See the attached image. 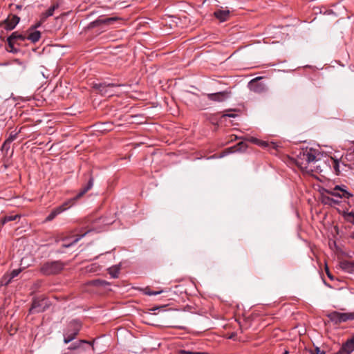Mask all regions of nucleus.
Returning <instances> with one entry per match:
<instances>
[{"label": "nucleus", "instance_id": "f257e3e1", "mask_svg": "<svg viewBox=\"0 0 354 354\" xmlns=\"http://www.w3.org/2000/svg\"><path fill=\"white\" fill-rule=\"evenodd\" d=\"M82 328V324L77 319L71 321L64 331V342L68 344L75 339Z\"/></svg>", "mask_w": 354, "mask_h": 354}, {"label": "nucleus", "instance_id": "f03ea898", "mask_svg": "<svg viewBox=\"0 0 354 354\" xmlns=\"http://www.w3.org/2000/svg\"><path fill=\"white\" fill-rule=\"evenodd\" d=\"M64 264L60 261H49L44 263L40 272L44 275L57 274L64 268Z\"/></svg>", "mask_w": 354, "mask_h": 354}, {"label": "nucleus", "instance_id": "7ed1b4c3", "mask_svg": "<svg viewBox=\"0 0 354 354\" xmlns=\"http://www.w3.org/2000/svg\"><path fill=\"white\" fill-rule=\"evenodd\" d=\"M327 316L330 322L334 324L338 325L349 320H354V311L350 313L332 311Z\"/></svg>", "mask_w": 354, "mask_h": 354}, {"label": "nucleus", "instance_id": "20e7f679", "mask_svg": "<svg viewBox=\"0 0 354 354\" xmlns=\"http://www.w3.org/2000/svg\"><path fill=\"white\" fill-rule=\"evenodd\" d=\"M326 192L330 196L337 198V199L333 198H330L329 197L327 198L328 201H331L335 204H338L339 203V199L340 198H349L351 196V194L348 193L345 189L342 188L338 185Z\"/></svg>", "mask_w": 354, "mask_h": 354}, {"label": "nucleus", "instance_id": "39448f33", "mask_svg": "<svg viewBox=\"0 0 354 354\" xmlns=\"http://www.w3.org/2000/svg\"><path fill=\"white\" fill-rule=\"evenodd\" d=\"M310 163V151H306L301 156L297 157L296 160V164L302 171L304 174H309L310 169L308 165Z\"/></svg>", "mask_w": 354, "mask_h": 354}, {"label": "nucleus", "instance_id": "423d86ee", "mask_svg": "<svg viewBox=\"0 0 354 354\" xmlns=\"http://www.w3.org/2000/svg\"><path fill=\"white\" fill-rule=\"evenodd\" d=\"M48 307V301L45 299H34L30 308V313H39L45 311Z\"/></svg>", "mask_w": 354, "mask_h": 354}, {"label": "nucleus", "instance_id": "0eeeda50", "mask_svg": "<svg viewBox=\"0 0 354 354\" xmlns=\"http://www.w3.org/2000/svg\"><path fill=\"white\" fill-rule=\"evenodd\" d=\"M121 84H106V83H100L95 84L94 85V88L97 89L101 95L106 96H111L113 95V92L111 90L113 87L120 86Z\"/></svg>", "mask_w": 354, "mask_h": 354}, {"label": "nucleus", "instance_id": "6e6552de", "mask_svg": "<svg viewBox=\"0 0 354 354\" xmlns=\"http://www.w3.org/2000/svg\"><path fill=\"white\" fill-rule=\"evenodd\" d=\"M261 78V77H257L249 82L248 87L252 91L257 93H263L266 91V84L259 82Z\"/></svg>", "mask_w": 354, "mask_h": 354}, {"label": "nucleus", "instance_id": "1a4fd4ad", "mask_svg": "<svg viewBox=\"0 0 354 354\" xmlns=\"http://www.w3.org/2000/svg\"><path fill=\"white\" fill-rule=\"evenodd\" d=\"M315 150L311 149V179L313 178H315L314 174H312L313 171V169L316 172H321L322 171V167L325 165V162L321 160V158H316L315 154L313 153Z\"/></svg>", "mask_w": 354, "mask_h": 354}, {"label": "nucleus", "instance_id": "9d476101", "mask_svg": "<svg viewBox=\"0 0 354 354\" xmlns=\"http://www.w3.org/2000/svg\"><path fill=\"white\" fill-rule=\"evenodd\" d=\"M119 19L118 17H99L96 20L92 21L90 24V26L92 28L99 26L101 24L109 25L112 24L113 22L118 21Z\"/></svg>", "mask_w": 354, "mask_h": 354}, {"label": "nucleus", "instance_id": "9b49d317", "mask_svg": "<svg viewBox=\"0 0 354 354\" xmlns=\"http://www.w3.org/2000/svg\"><path fill=\"white\" fill-rule=\"evenodd\" d=\"M19 21L20 18L18 16L12 15L11 17H8L3 21V28L6 30H12L19 24Z\"/></svg>", "mask_w": 354, "mask_h": 354}, {"label": "nucleus", "instance_id": "f8f14e48", "mask_svg": "<svg viewBox=\"0 0 354 354\" xmlns=\"http://www.w3.org/2000/svg\"><path fill=\"white\" fill-rule=\"evenodd\" d=\"M207 97L209 100L221 102L225 101L229 97V93L227 91L218 92L215 93H208Z\"/></svg>", "mask_w": 354, "mask_h": 354}, {"label": "nucleus", "instance_id": "ddd939ff", "mask_svg": "<svg viewBox=\"0 0 354 354\" xmlns=\"http://www.w3.org/2000/svg\"><path fill=\"white\" fill-rule=\"evenodd\" d=\"M354 350V344L348 339L340 348V349L334 354H351Z\"/></svg>", "mask_w": 354, "mask_h": 354}, {"label": "nucleus", "instance_id": "4468645a", "mask_svg": "<svg viewBox=\"0 0 354 354\" xmlns=\"http://www.w3.org/2000/svg\"><path fill=\"white\" fill-rule=\"evenodd\" d=\"M84 344H87L88 346H91L93 348V344H91V342L86 341V340H80V341H77V342H75L71 344L68 347L67 349L70 350V351H74V350H77V349H80V348L85 350V348H83Z\"/></svg>", "mask_w": 354, "mask_h": 354}, {"label": "nucleus", "instance_id": "2eb2a0df", "mask_svg": "<svg viewBox=\"0 0 354 354\" xmlns=\"http://www.w3.org/2000/svg\"><path fill=\"white\" fill-rule=\"evenodd\" d=\"M214 17L221 22L227 21L230 17V11L228 10H217L214 12Z\"/></svg>", "mask_w": 354, "mask_h": 354}, {"label": "nucleus", "instance_id": "dca6fc26", "mask_svg": "<svg viewBox=\"0 0 354 354\" xmlns=\"http://www.w3.org/2000/svg\"><path fill=\"white\" fill-rule=\"evenodd\" d=\"M26 39V35L19 33V32H13L7 39V41L10 44V40L15 42L17 41H24Z\"/></svg>", "mask_w": 354, "mask_h": 354}, {"label": "nucleus", "instance_id": "f3484780", "mask_svg": "<svg viewBox=\"0 0 354 354\" xmlns=\"http://www.w3.org/2000/svg\"><path fill=\"white\" fill-rule=\"evenodd\" d=\"M94 179L93 177H90L88 183L86 186L83 187L80 192L76 195V196L73 198L74 200H77L82 196H83L88 190H90L93 186Z\"/></svg>", "mask_w": 354, "mask_h": 354}, {"label": "nucleus", "instance_id": "a211bd4d", "mask_svg": "<svg viewBox=\"0 0 354 354\" xmlns=\"http://www.w3.org/2000/svg\"><path fill=\"white\" fill-rule=\"evenodd\" d=\"M28 34L26 35V39L30 40L32 43L37 42L41 37V32L39 30H28Z\"/></svg>", "mask_w": 354, "mask_h": 354}, {"label": "nucleus", "instance_id": "6ab92c4d", "mask_svg": "<svg viewBox=\"0 0 354 354\" xmlns=\"http://www.w3.org/2000/svg\"><path fill=\"white\" fill-rule=\"evenodd\" d=\"M66 208L64 207V206H59L52 210V212L48 215L46 218V221H51L53 220L57 215L61 214L62 212L66 210Z\"/></svg>", "mask_w": 354, "mask_h": 354}, {"label": "nucleus", "instance_id": "aec40b11", "mask_svg": "<svg viewBox=\"0 0 354 354\" xmlns=\"http://www.w3.org/2000/svg\"><path fill=\"white\" fill-rule=\"evenodd\" d=\"M59 8V4L55 3L50 6L45 13H43L41 15V20L45 21L46 19L48 17L53 16L54 11Z\"/></svg>", "mask_w": 354, "mask_h": 354}, {"label": "nucleus", "instance_id": "412c9836", "mask_svg": "<svg viewBox=\"0 0 354 354\" xmlns=\"http://www.w3.org/2000/svg\"><path fill=\"white\" fill-rule=\"evenodd\" d=\"M120 270V264L115 265L108 269V272L113 279L118 278Z\"/></svg>", "mask_w": 354, "mask_h": 354}, {"label": "nucleus", "instance_id": "4be33fe9", "mask_svg": "<svg viewBox=\"0 0 354 354\" xmlns=\"http://www.w3.org/2000/svg\"><path fill=\"white\" fill-rule=\"evenodd\" d=\"M90 283L95 286H102V287H106V286H109L110 283L102 279H95L90 282Z\"/></svg>", "mask_w": 354, "mask_h": 354}, {"label": "nucleus", "instance_id": "5701e85b", "mask_svg": "<svg viewBox=\"0 0 354 354\" xmlns=\"http://www.w3.org/2000/svg\"><path fill=\"white\" fill-rule=\"evenodd\" d=\"M342 268L348 272H354V264L353 263L347 261L343 262L342 263Z\"/></svg>", "mask_w": 354, "mask_h": 354}, {"label": "nucleus", "instance_id": "b1692460", "mask_svg": "<svg viewBox=\"0 0 354 354\" xmlns=\"http://www.w3.org/2000/svg\"><path fill=\"white\" fill-rule=\"evenodd\" d=\"M10 41V44L8 43V48H7V50L8 52L14 53V54H16L18 52H19V49L16 48V47H15V44L16 43L12 41H11V40Z\"/></svg>", "mask_w": 354, "mask_h": 354}, {"label": "nucleus", "instance_id": "393cba45", "mask_svg": "<svg viewBox=\"0 0 354 354\" xmlns=\"http://www.w3.org/2000/svg\"><path fill=\"white\" fill-rule=\"evenodd\" d=\"M97 223H100L104 225H109V224L112 223V221L106 219V218L100 217L94 221L93 225H95V224H97Z\"/></svg>", "mask_w": 354, "mask_h": 354}, {"label": "nucleus", "instance_id": "a878e982", "mask_svg": "<svg viewBox=\"0 0 354 354\" xmlns=\"http://www.w3.org/2000/svg\"><path fill=\"white\" fill-rule=\"evenodd\" d=\"M20 216L18 215V214H16V215H9V216H6L3 219H2V223L3 224H5L6 223H8V222H10V221H15L16 220L17 218H19Z\"/></svg>", "mask_w": 354, "mask_h": 354}, {"label": "nucleus", "instance_id": "bb28decb", "mask_svg": "<svg viewBox=\"0 0 354 354\" xmlns=\"http://www.w3.org/2000/svg\"><path fill=\"white\" fill-rule=\"evenodd\" d=\"M21 272V269H16V270H13L11 273L9 275V279L8 280V281L6 283V284L10 283V281L14 279L15 277H17L19 275V274Z\"/></svg>", "mask_w": 354, "mask_h": 354}, {"label": "nucleus", "instance_id": "cd10ccee", "mask_svg": "<svg viewBox=\"0 0 354 354\" xmlns=\"http://www.w3.org/2000/svg\"><path fill=\"white\" fill-rule=\"evenodd\" d=\"M84 236H85V234H83L81 236H80L77 237L76 239H75L71 243H64L62 245V247L63 248H69L71 245H73L75 243H76L78 241H80Z\"/></svg>", "mask_w": 354, "mask_h": 354}, {"label": "nucleus", "instance_id": "c85d7f7f", "mask_svg": "<svg viewBox=\"0 0 354 354\" xmlns=\"http://www.w3.org/2000/svg\"><path fill=\"white\" fill-rule=\"evenodd\" d=\"M17 138V134L10 135L9 138L4 142L3 145V147H5L6 145H10L12 141H14Z\"/></svg>", "mask_w": 354, "mask_h": 354}, {"label": "nucleus", "instance_id": "c756f323", "mask_svg": "<svg viewBox=\"0 0 354 354\" xmlns=\"http://www.w3.org/2000/svg\"><path fill=\"white\" fill-rule=\"evenodd\" d=\"M163 290H158V291H152L150 289H146L145 291V295L152 296V295H158L160 293H162Z\"/></svg>", "mask_w": 354, "mask_h": 354}, {"label": "nucleus", "instance_id": "7c9ffc66", "mask_svg": "<svg viewBox=\"0 0 354 354\" xmlns=\"http://www.w3.org/2000/svg\"><path fill=\"white\" fill-rule=\"evenodd\" d=\"M235 147L236 148V151H244L245 150L247 146L245 143L241 142Z\"/></svg>", "mask_w": 354, "mask_h": 354}, {"label": "nucleus", "instance_id": "2f4dec72", "mask_svg": "<svg viewBox=\"0 0 354 354\" xmlns=\"http://www.w3.org/2000/svg\"><path fill=\"white\" fill-rule=\"evenodd\" d=\"M180 354H207L205 352H193V351H189L185 350H180L179 351Z\"/></svg>", "mask_w": 354, "mask_h": 354}, {"label": "nucleus", "instance_id": "473e14b6", "mask_svg": "<svg viewBox=\"0 0 354 354\" xmlns=\"http://www.w3.org/2000/svg\"><path fill=\"white\" fill-rule=\"evenodd\" d=\"M44 21H42L41 19L40 21L37 22L35 25L34 26H32L29 29H28V31H30V30H36L35 29L40 27L41 24L44 22Z\"/></svg>", "mask_w": 354, "mask_h": 354}, {"label": "nucleus", "instance_id": "72a5a7b5", "mask_svg": "<svg viewBox=\"0 0 354 354\" xmlns=\"http://www.w3.org/2000/svg\"><path fill=\"white\" fill-rule=\"evenodd\" d=\"M348 219L349 220V221L351 223L354 224V213L353 212H351L348 214Z\"/></svg>", "mask_w": 354, "mask_h": 354}, {"label": "nucleus", "instance_id": "f704fd0d", "mask_svg": "<svg viewBox=\"0 0 354 354\" xmlns=\"http://www.w3.org/2000/svg\"><path fill=\"white\" fill-rule=\"evenodd\" d=\"M311 354H325V351H321L320 348L317 346L315 347V353H313V352L311 351Z\"/></svg>", "mask_w": 354, "mask_h": 354}, {"label": "nucleus", "instance_id": "c9c22d12", "mask_svg": "<svg viewBox=\"0 0 354 354\" xmlns=\"http://www.w3.org/2000/svg\"><path fill=\"white\" fill-rule=\"evenodd\" d=\"M6 316V313L3 308H0V322L2 318Z\"/></svg>", "mask_w": 354, "mask_h": 354}, {"label": "nucleus", "instance_id": "e433bc0d", "mask_svg": "<svg viewBox=\"0 0 354 354\" xmlns=\"http://www.w3.org/2000/svg\"><path fill=\"white\" fill-rule=\"evenodd\" d=\"M253 142L259 144V140L257 138H252L251 140Z\"/></svg>", "mask_w": 354, "mask_h": 354}, {"label": "nucleus", "instance_id": "4c0bfd02", "mask_svg": "<svg viewBox=\"0 0 354 354\" xmlns=\"http://www.w3.org/2000/svg\"><path fill=\"white\" fill-rule=\"evenodd\" d=\"M224 116H227V117H234V114H226V115H224Z\"/></svg>", "mask_w": 354, "mask_h": 354}, {"label": "nucleus", "instance_id": "58836bf2", "mask_svg": "<svg viewBox=\"0 0 354 354\" xmlns=\"http://www.w3.org/2000/svg\"><path fill=\"white\" fill-rule=\"evenodd\" d=\"M349 340L354 344V335Z\"/></svg>", "mask_w": 354, "mask_h": 354}, {"label": "nucleus", "instance_id": "ea45409f", "mask_svg": "<svg viewBox=\"0 0 354 354\" xmlns=\"http://www.w3.org/2000/svg\"><path fill=\"white\" fill-rule=\"evenodd\" d=\"M9 147H10V145H6V147H2V148H3V149H9Z\"/></svg>", "mask_w": 354, "mask_h": 354}, {"label": "nucleus", "instance_id": "a19ab883", "mask_svg": "<svg viewBox=\"0 0 354 354\" xmlns=\"http://www.w3.org/2000/svg\"><path fill=\"white\" fill-rule=\"evenodd\" d=\"M337 167H338V163H337V162H336V163H335V169H336V170H337Z\"/></svg>", "mask_w": 354, "mask_h": 354}, {"label": "nucleus", "instance_id": "79ce46f5", "mask_svg": "<svg viewBox=\"0 0 354 354\" xmlns=\"http://www.w3.org/2000/svg\"><path fill=\"white\" fill-rule=\"evenodd\" d=\"M283 354H289V352L288 351H285Z\"/></svg>", "mask_w": 354, "mask_h": 354}, {"label": "nucleus", "instance_id": "37998d69", "mask_svg": "<svg viewBox=\"0 0 354 354\" xmlns=\"http://www.w3.org/2000/svg\"><path fill=\"white\" fill-rule=\"evenodd\" d=\"M21 7H22L21 6H17V9H21Z\"/></svg>", "mask_w": 354, "mask_h": 354}, {"label": "nucleus", "instance_id": "c03bdc74", "mask_svg": "<svg viewBox=\"0 0 354 354\" xmlns=\"http://www.w3.org/2000/svg\"><path fill=\"white\" fill-rule=\"evenodd\" d=\"M327 274H328V277L331 278V276L328 272H327Z\"/></svg>", "mask_w": 354, "mask_h": 354}, {"label": "nucleus", "instance_id": "a18cd8bd", "mask_svg": "<svg viewBox=\"0 0 354 354\" xmlns=\"http://www.w3.org/2000/svg\"><path fill=\"white\" fill-rule=\"evenodd\" d=\"M351 237L354 239V232L352 233Z\"/></svg>", "mask_w": 354, "mask_h": 354}, {"label": "nucleus", "instance_id": "49530a36", "mask_svg": "<svg viewBox=\"0 0 354 354\" xmlns=\"http://www.w3.org/2000/svg\"><path fill=\"white\" fill-rule=\"evenodd\" d=\"M316 9H317V8H313V10L315 11V13H317L316 11H315Z\"/></svg>", "mask_w": 354, "mask_h": 354}, {"label": "nucleus", "instance_id": "de8ad7c7", "mask_svg": "<svg viewBox=\"0 0 354 354\" xmlns=\"http://www.w3.org/2000/svg\"><path fill=\"white\" fill-rule=\"evenodd\" d=\"M232 337H234V335H232L230 337V339H232Z\"/></svg>", "mask_w": 354, "mask_h": 354}, {"label": "nucleus", "instance_id": "09e8293b", "mask_svg": "<svg viewBox=\"0 0 354 354\" xmlns=\"http://www.w3.org/2000/svg\"><path fill=\"white\" fill-rule=\"evenodd\" d=\"M91 230H87V232H86V233H84L85 234H88V232H89Z\"/></svg>", "mask_w": 354, "mask_h": 354}, {"label": "nucleus", "instance_id": "8fccbe9b", "mask_svg": "<svg viewBox=\"0 0 354 354\" xmlns=\"http://www.w3.org/2000/svg\"><path fill=\"white\" fill-rule=\"evenodd\" d=\"M91 230H87V232H86V233H84L85 234H88V232H89Z\"/></svg>", "mask_w": 354, "mask_h": 354}, {"label": "nucleus", "instance_id": "3c124183", "mask_svg": "<svg viewBox=\"0 0 354 354\" xmlns=\"http://www.w3.org/2000/svg\"><path fill=\"white\" fill-rule=\"evenodd\" d=\"M97 232H100L102 230L99 229V230H96Z\"/></svg>", "mask_w": 354, "mask_h": 354}]
</instances>
